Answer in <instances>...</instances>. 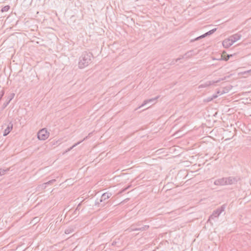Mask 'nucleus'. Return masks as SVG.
I'll list each match as a JSON object with an SVG mask.
<instances>
[{"label": "nucleus", "mask_w": 251, "mask_h": 251, "mask_svg": "<svg viewBox=\"0 0 251 251\" xmlns=\"http://www.w3.org/2000/svg\"><path fill=\"white\" fill-rule=\"evenodd\" d=\"M92 57L93 54L91 52H87L86 51L83 52L79 58L78 62L79 68L82 69L87 67L91 62V58Z\"/></svg>", "instance_id": "f257e3e1"}, {"label": "nucleus", "mask_w": 251, "mask_h": 251, "mask_svg": "<svg viewBox=\"0 0 251 251\" xmlns=\"http://www.w3.org/2000/svg\"><path fill=\"white\" fill-rule=\"evenodd\" d=\"M112 196L111 193L106 192L103 193L99 201H96L95 202L96 205H100V203L103 202L101 204V206H103L106 203H107V200Z\"/></svg>", "instance_id": "f03ea898"}, {"label": "nucleus", "mask_w": 251, "mask_h": 251, "mask_svg": "<svg viewBox=\"0 0 251 251\" xmlns=\"http://www.w3.org/2000/svg\"><path fill=\"white\" fill-rule=\"evenodd\" d=\"M225 210L224 206H222L221 207L217 208L216 210H214L211 215L207 221V222H210L211 220H213L215 218H218L221 213L223 212Z\"/></svg>", "instance_id": "7ed1b4c3"}, {"label": "nucleus", "mask_w": 251, "mask_h": 251, "mask_svg": "<svg viewBox=\"0 0 251 251\" xmlns=\"http://www.w3.org/2000/svg\"><path fill=\"white\" fill-rule=\"evenodd\" d=\"M235 42V35H233L230 38L226 39L223 42V46L225 48H228Z\"/></svg>", "instance_id": "20e7f679"}, {"label": "nucleus", "mask_w": 251, "mask_h": 251, "mask_svg": "<svg viewBox=\"0 0 251 251\" xmlns=\"http://www.w3.org/2000/svg\"><path fill=\"white\" fill-rule=\"evenodd\" d=\"M38 138L40 140H45L49 136V133L45 128H43L39 131L37 134Z\"/></svg>", "instance_id": "39448f33"}, {"label": "nucleus", "mask_w": 251, "mask_h": 251, "mask_svg": "<svg viewBox=\"0 0 251 251\" xmlns=\"http://www.w3.org/2000/svg\"><path fill=\"white\" fill-rule=\"evenodd\" d=\"M236 73L238 75V76H236V79L240 77L246 78L249 75H251V69L249 70L243 71V72H239V70H236Z\"/></svg>", "instance_id": "423d86ee"}, {"label": "nucleus", "mask_w": 251, "mask_h": 251, "mask_svg": "<svg viewBox=\"0 0 251 251\" xmlns=\"http://www.w3.org/2000/svg\"><path fill=\"white\" fill-rule=\"evenodd\" d=\"M216 29H217L216 28H214V29H212V30L207 32L206 33H204V34H203L202 35H201V36L196 38L195 39H194L193 40H191V42H194L195 41H197V40H198L199 39H201V38L205 37H206V36H207L208 35H210L213 34L216 30Z\"/></svg>", "instance_id": "0eeeda50"}, {"label": "nucleus", "mask_w": 251, "mask_h": 251, "mask_svg": "<svg viewBox=\"0 0 251 251\" xmlns=\"http://www.w3.org/2000/svg\"><path fill=\"white\" fill-rule=\"evenodd\" d=\"M15 96L14 93H11L7 98L6 101L3 103V104L2 105V110H3L5 109L6 106L8 105V104L10 103L11 100L14 98Z\"/></svg>", "instance_id": "6e6552de"}, {"label": "nucleus", "mask_w": 251, "mask_h": 251, "mask_svg": "<svg viewBox=\"0 0 251 251\" xmlns=\"http://www.w3.org/2000/svg\"><path fill=\"white\" fill-rule=\"evenodd\" d=\"M198 52L194 53V50H190L186 52L184 55H182V58H185L187 59L191 58L193 55H196Z\"/></svg>", "instance_id": "1a4fd4ad"}, {"label": "nucleus", "mask_w": 251, "mask_h": 251, "mask_svg": "<svg viewBox=\"0 0 251 251\" xmlns=\"http://www.w3.org/2000/svg\"><path fill=\"white\" fill-rule=\"evenodd\" d=\"M214 184L215 185H217V186L226 185V183L225 182V177H223V178H219V179H216L214 181Z\"/></svg>", "instance_id": "9d476101"}, {"label": "nucleus", "mask_w": 251, "mask_h": 251, "mask_svg": "<svg viewBox=\"0 0 251 251\" xmlns=\"http://www.w3.org/2000/svg\"><path fill=\"white\" fill-rule=\"evenodd\" d=\"M13 125L12 123V122L9 123L8 125L7 126L6 128L4 130V133H3V136H5L7 135L10 131L13 129Z\"/></svg>", "instance_id": "9b49d317"}, {"label": "nucleus", "mask_w": 251, "mask_h": 251, "mask_svg": "<svg viewBox=\"0 0 251 251\" xmlns=\"http://www.w3.org/2000/svg\"><path fill=\"white\" fill-rule=\"evenodd\" d=\"M218 82H219V80H217V81H208L206 82L204 84H202L200 85L199 87L200 88H205V87H208L211 85L214 84V83Z\"/></svg>", "instance_id": "f8f14e48"}, {"label": "nucleus", "mask_w": 251, "mask_h": 251, "mask_svg": "<svg viewBox=\"0 0 251 251\" xmlns=\"http://www.w3.org/2000/svg\"><path fill=\"white\" fill-rule=\"evenodd\" d=\"M225 179L226 185L233 184L235 180V178L232 176L225 177Z\"/></svg>", "instance_id": "ddd939ff"}, {"label": "nucleus", "mask_w": 251, "mask_h": 251, "mask_svg": "<svg viewBox=\"0 0 251 251\" xmlns=\"http://www.w3.org/2000/svg\"><path fill=\"white\" fill-rule=\"evenodd\" d=\"M159 97H156V98H153V99H149V100H145L143 103L141 105H140L139 107H138L137 109H136V110H137V109L138 108H140L141 107H143V106H144L145 105H146L147 103H148V102H152L156 100H157L158 98Z\"/></svg>", "instance_id": "4468645a"}, {"label": "nucleus", "mask_w": 251, "mask_h": 251, "mask_svg": "<svg viewBox=\"0 0 251 251\" xmlns=\"http://www.w3.org/2000/svg\"><path fill=\"white\" fill-rule=\"evenodd\" d=\"M230 56H232V55H226L225 52H223V54L221 55V58L219 60H223L225 61H227L229 59Z\"/></svg>", "instance_id": "2eb2a0df"}, {"label": "nucleus", "mask_w": 251, "mask_h": 251, "mask_svg": "<svg viewBox=\"0 0 251 251\" xmlns=\"http://www.w3.org/2000/svg\"><path fill=\"white\" fill-rule=\"evenodd\" d=\"M136 226L135 224H133L130 227L127 228L126 231H128L129 232L133 231H138V227H136Z\"/></svg>", "instance_id": "dca6fc26"}, {"label": "nucleus", "mask_w": 251, "mask_h": 251, "mask_svg": "<svg viewBox=\"0 0 251 251\" xmlns=\"http://www.w3.org/2000/svg\"><path fill=\"white\" fill-rule=\"evenodd\" d=\"M88 136H86L82 140L79 141V142H78L77 143L75 144L72 147H71V148H70L69 149H68L67 151H66V152L67 151H71L72 149H73L77 145H79L80 143H81L82 142H83V141L85 140L86 139H87L88 138Z\"/></svg>", "instance_id": "f3484780"}, {"label": "nucleus", "mask_w": 251, "mask_h": 251, "mask_svg": "<svg viewBox=\"0 0 251 251\" xmlns=\"http://www.w3.org/2000/svg\"><path fill=\"white\" fill-rule=\"evenodd\" d=\"M74 229L73 227H69L65 230V233L66 234H68L71 233H72L74 231Z\"/></svg>", "instance_id": "a211bd4d"}, {"label": "nucleus", "mask_w": 251, "mask_h": 251, "mask_svg": "<svg viewBox=\"0 0 251 251\" xmlns=\"http://www.w3.org/2000/svg\"><path fill=\"white\" fill-rule=\"evenodd\" d=\"M55 181H56V180L55 179H53L47 182L44 183L43 185H45V188H46L47 187V185H51Z\"/></svg>", "instance_id": "6ab92c4d"}, {"label": "nucleus", "mask_w": 251, "mask_h": 251, "mask_svg": "<svg viewBox=\"0 0 251 251\" xmlns=\"http://www.w3.org/2000/svg\"><path fill=\"white\" fill-rule=\"evenodd\" d=\"M9 9H10V6L6 5L2 8L1 11L2 12H7L9 10Z\"/></svg>", "instance_id": "aec40b11"}, {"label": "nucleus", "mask_w": 251, "mask_h": 251, "mask_svg": "<svg viewBox=\"0 0 251 251\" xmlns=\"http://www.w3.org/2000/svg\"><path fill=\"white\" fill-rule=\"evenodd\" d=\"M9 170V169H0V176L4 175L7 171Z\"/></svg>", "instance_id": "412c9836"}, {"label": "nucleus", "mask_w": 251, "mask_h": 251, "mask_svg": "<svg viewBox=\"0 0 251 251\" xmlns=\"http://www.w3.org/2000/svg\"><path fill=\"white\" fill-rule=\"evenodd\" d=\"M4 95V90L3 89H2L1 91H0V101L1 100L2 98Z\"/></svg>", "instance_id": "4be33fe9"}, {"label": "nucleus", "mask_w": 251, "mask_h": 251, "mask_svg": "<svg viewBox=\"0 0 251 251\" xmlns=\"http://www.w3.org/2000/svg\"><path fill=\"white\" fill-rule=\"evenodd\" d=\"M241 37V35L240 32H238V33H236V41H237L238 40L240 39Z\"/></svg>", "instance_id": "5701e85b"}, {"label": "nucleus", "mask_w": 251, "mask_h": 251, "mask_svg": "<svg viewBox=\"0 0 251 251\" xmlns=\"http://www.w3.org/2000/svg\"><path fill=\"white\" fill-rule=\"evenodd\" d=\"M129 188V186L122 189L119 192V194H122V193L124 192L126 190H127Z\"/></svg>", "instance_id": "b1692460"}, {"label": "nucleus", "mask_w": 251, "mask_h": 251, "mask_svg": "<svg viewBox=\"0 0 251 251\" xmlns=\"http://www.w3.org/2000/svg\"><path fill=\"white\" fill-rule=\"evenodd\" d=\"M213 100L212 98H211V97H208V98H207V99H206V101H207V102L210 101H211V100Z\"/></svg>", "instance_id": "393cba45"}, {"label": "nucleus", "mask_w": 251, "mask_h": 251, "mask_svg": "<svg viewBox=\"0 0 251 251\" xmlns=\"http://www.w3.org/2000/svg\"><path fill=\"white\" fill-rule=\"evenodd\" d=\"M139 230H140V231H144V230H145L144 229V227H143V226H142V227H138V231H139Z\"/></svg>", "instance_id": "a878e982"}, {"label": "nucleus", "mask_w": 251, "mask_h": 251, "mask_svg": "<svg viewBox=\"0 0 251 251\" xmlns=\"http://www.w3.org/2000/svg\"><path fill=\"white\" fill-rule=\"evenodd\" d=\"M143 227H144V229H145V230H147V229H149V227H150V226H148V225H145V226H143Z\"/></svg>", "instance_id": "bb28decb"}, {"label": "nucleus", "mask_w": 251, "mask_h": 251, "mask_svg": "<svg viewBox=\"0 0 251 251\" xmlns=\"http://www.w3.org/2000/svg\"><path fill=\"white\" fill-rule=\"evenodd\" d=\"M217 95H213L212 97H211V98H212V99H216L217 97Z\"/></svg>", "instance_id": "cd10ccee"}, {"label": "nucleus", "mask_w": 251, "mask_h": 251, "mask_svg": "<svg viewBox=\"0 0 251 251\" xmlns=\"http://www.w3.org/2000/svg\"><path fill=\"white\" fill-rule=\"evenodd\" d=\"M135 225L136 226H141V223H140V222H138V223L135 224Z\"/></svg>", "instance_id": "c85d7f7f"}, {"label": "nucleus", "mask_w": 251, "mask_h": 251, "mask_svg": "<svg viewBox=\"0 0 251 251\" xmlns=\"http://www.w3.org/2000/svg\"><path fill=\"white\" fill-rule=\"evenodd\" d=\"M80 204L79 203V204L77 205V208H76L75 210V212H76V211L77 210H78V209H79V207L80 206Z\"/></svg>", "instance_id": "c756f323"}, {"label": "nucleus", "mask_w": 251, "mask_h": 251, "mask_svg": "<svg viewBox=\"0 0 251 251\" xmlns=\"http://www.w3.org/2000/svg\"><path fill=\"white\" fill-rule=\"evenodd\" d=\"M180 60V59L179 58V57H178V58L175 60V62H177L178 61H179Z\"/></svg>", "instance_id": "7c9ffc66"}, {"label": "nucleus", "mask_w": 251, "mask_h": 251, "mask_svg": "<svg viewBox=\"0 0 251 251\" xmlns=\"http://www.w3.org/2000/svg\"><path fill=\"white\" fill-rule=\"evenodd\" d=\"M180 60V59L179 58V57H178V58L175 60V62H177L178 61H179Z\"/></svg>", "instance_id": "2f4dec72"}, {"label": "nucleus", "mask_w": 251, "mask_h": 251, "mask_svg": "<svg viewBox=\"0 0 251 251\" xmlns=\"http://www.w3.org/2000/svg\"><path fill=\"white\" fill-rule=\"evenodd\" d=\"M236 70H239V72H243V71H242L241 70V69H240V68L237 69Z\"/></svg>", "instance_id": "473e14b6"}, {"label": "nucleus", "mask_w": 251, "mask_h": 251, "mask_svg": "<svg viewBox=\"0 0 251 251\" xmlns=\"http://www.w3.org/2000/svg\"><path fill=\"white\" fill-rule=\"evenodd\" d=\"M239 123V121H238L237 122H236V126H238V124Z\"/></svg>", "instance_id": "72a5a7b5"}, {"label": "nucleus", "mask_w": 251, "mask_h": 251, "mask_svg": "<svg viewBox=\"0 0 251 251\" xmlns=\"http://www.w3.org/2000/svg\"><path fill=\"white\" fill-rule=\"evenodd\" d=\"M179 58H180V59H183V58H182V55H181V56H180L179 57Z\"/></svg>", "instance_id": "f704fd0d"}, {"label": "nucleus", "mask_w": 251, "mask_h": 251, "mask_svg": "<svg viewBox=\"0 0 251 251\" xmlns=\"http://www.w3.org/2000/svg\"><path fill=\"white\" fill-rule=\"evenodd\" d=\"M42 187H43V188L44 189H45V188H45V185H42Z\"/></svg>", "instance_id": "c9c22d12"}, {"label": "nucleus", "mask_w": 251, "mask_h": 251, "mask_svg": "<svg viewBox=\"0 0 251 251\" xmlns=\"http://www.w3.org/2000/svg\"><path fill=\"white\" fill-rule=\"evenodd\" d=\"M91 134H92V133H89L88 136H90Z\"/></svg>", "instance_id": "e433bc0d"}]
</instances>
